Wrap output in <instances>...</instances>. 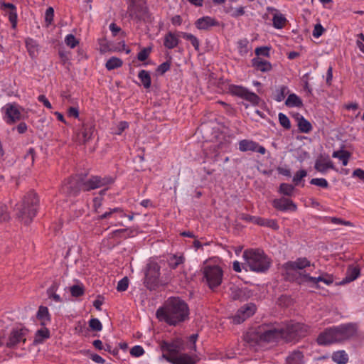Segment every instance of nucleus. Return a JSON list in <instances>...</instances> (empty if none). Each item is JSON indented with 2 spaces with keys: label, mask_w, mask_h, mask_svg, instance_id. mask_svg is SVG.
Masks as SVG:
<instances>
[{
  "label": "nucleus",
  "mask_w": 364,
  "mask_h": 364,
  "mask_svg": "<svg viewBox=\"0 0 364 364\" xmlns=\"http://www.w3.org/2000/svg\"><path fill=\"white\" fill-rule=\"evenodd\" d=\"M203 281L208 287L215 290L223 282V271L218 265H206L203 269Z\"/></svg>",
  "instance_id": "39448f33"
},
{
  "label": "nucleus",
  "mask_w": 364,
  "mask_h": 364,
  "mask_svg": "<svg viewBox=\"0 0 364 364\" xmlns=\"http://www.w3.org/2000/svg\"><path fill=\"white\" fill-rule=\"evenodd\" d=\"M314 267V264L311 263V262L306 257H299L294 261H289L285 264V267L287 269L291 270H300V272H305L306 270L304 269L307 267Z\"/></svg>",
  "instance_id": "f3484780"
},
{
  "label": "nucleus",
  "mask_w": 364,
  "mask_h": 364,
  "mask_svg": "<svg viewBox=\"0 0 364 364\" xmlns=\"http://www.w3.org/2000/svg\"><path fill=\"white\" fill-rule=\"evenodd\" d=\"M279 122L280 124L285 128L286 129H289L291 128V122L289 119L287 117L286 114L283 113H279L278 115Z\"/></svg>",
  "instance_id": "09e8293b"
},
{
  "label": "nucleus",
  "mask_w": 364,
  "mask_h": 364,
  "mask_svg": "<svg viewBox=\"0 0 364 364\" xmlns=\"http://www.w3.org/2000/svg\"><path fill=\"white\" fill-rule=\"evenodd\" d=\"M273 206L281 211L296 210V204L291 200L286 198H281L279 199H274L272 202Z\"/></svg>",
  "instance_id": "aec40b11"
},
{
  "label": "nucleus",
  "mask_w": 364,
  "mask_h": 364,
  "mask_svg": "<svg viewBox=\"0 0 364 364\" xmlns=\"http://www.w3.org/2000/svg\"><path fill=\"white\" fill-rule=\"evenodd\" d=\"M39 203L38 198L33 191L28 192L18 205L16 215L22 223L29 224L36 215Z\"/></svg>",
  "instance_id": "f03ea898"
},
{
  "label": "nucleus",
  "mask_w": 364,
  "mask_h": 364,
  "mask_svg": "<svg viewBox=\"0 0 364 364\" xmlns=\"http://www.w3.org/2000/svg\"><path fill=\"white\" fill-rule=\"evenodd\" d=\"M130 354L134 357H139L144 354V350L141 346L136 345L131 348Z\"/></svg>",
  "instance_id": "4d7b16f0"
},
{
  "label": "nucleus",
  "mask_w": 364,
  "mask_h": 364,
  "mask_svg": "<svg viewBox=\"0 0 364 364\" xmlns=\"http://www.w3.org/2000/svg\"><path fill=\"white\" fill-rule=\"evenodd\" d=\"M297 282L299 284H306L311 287L318 288V282H321L326 285L333 284L334 279L332 274L326 272H320L318 277H311L309 273L299 272L296 277Z\"/></svg>",
  "instance_id": "423d86ee"
},
{
  "label": "nucleus",
  "mask_w": 364,
  "mask_h": 364,
  "mask_svg": "<svg viewBox=\"0 0 364 364\" xmlns=\"http://www.w3.org/2000/svg\"><path fill=\"white\" fill-rule=\"evenodd\" d=\"M179 43L178 36L168 32L164 36V45L168 49H173L176 48Z\"/></svg>",
  "instance_id": "cd10ccee"
},
{
  "label": "nucleus",
  "mask_w": 364,
  "mask_h": 364,
  "mask_svg": "<svg viewBox=\"0 0 364 364\" xmlns=\"http://www.w3.org/2000/svg\"><path fill=\"white\" fill-rule=\"evenodd\" d=\"M138 77L141 80V82L142 83L143 86L146 89H148L151 87V80L150 74L148 71L144 70H141L138 74Z\"/></svg>",
  "instance_id": "4c0bfd02"
},
{
  "label": "nucleus",
  "mask_w": 364,
  "mask_h": 364,
  "mask_svg": "<svg viewBox=\"0 0 364 364\" xmlns=\"http://www.w3.org/2000/svg\"><path fill=\"white\" fill-rule=\"evenodd\" d=\"M94 127L92 125L83 124L76 132L75 140L80 144H85L89 141L93 134Z\"/></svg>",
  "instance_id": "a211bd4d"
},
{
  "label": "nucleus",
  "mask_w": 364,
  "mask_h": 364,
  "mask_svg": "<svg viewBox=\"0 0 364 364\" xmlns=\"http://www.w3.org/2000/svg\"><path fill=\"white\" fill-rule=\"evenodd\" d=\"M324 31V28L323 26L320 24H316L313 31V36L315 38L320 37Z\"/></svg>",
  "instance_id": "69168bd1"
},
{
  "label": "nucleus",
  "mask_w": 364,
  "mask_h": 364,
  "mask_svg": "<svg viewBox=\"0 0 364 364\" xmlns=\"http://www.w3.org/2000/svg\"><path fill=\"white\" fill-rule=\"evenodd\" d=\"M309 327L304 323L291 321L281 328V337L286 342H296L307 335Z\"/></svg>",
  "instance_id": "20e7f679"
},
{
  "label": "nucleus",
  "mask_w": 364,
  "mask_h": 364,
  "mask_svg": "<svg viewBox=\"0 0 364 364\" xmlns=\"http://www.w3.org/2000/svg\"><path fill=\"white\" fill-rule=\"evenodd\" d=\"M255 54L257 56L262 55L264 57L269 56V48L267 46L258 47L255 49Z\"/></svg>",
  "instance_id": "680f3d73"
},
{
  "label": "nucleus",
  "mask_w": 364,
  "mask_h": 364,
  "mask_svg": "<svg viewBox=\"0 0 364 364\" xmlns=\"http://www.w3.org/2000/svg\"><path fill=\"white\" fill-rule=\"evenodd\" d=\"M229 91L232 95L240 97L253 105H257L259 103L260 98L242 86L232 85L229 87Z\"/></svg>",
  "instance_id": "f8f14e48"
},
{
  "label": "nucleus",
  "mask_w": 364,
  "mask_h": 364,
  "mask_svg": "<svg viewBox=\"0 0 364 364\" xmlns=\"http://www.w3.org/2000/svg\"><path fill=\"white\" fill-rule=\"evenodd\" d=\"M89 326L92 331H100L102 328V325L100 320L96 318H91L89 321Z\"/></svg>",
  "instance_id": "3c124183"
},
{
  "label": "nucleus",
  "mask_w": 364,
  "mask_h": 364,
  "mask_svg": "<svg viewBox=\"0 0 364 364\" xmlns=\"http://www.w3.org/2000/svg\"><path fill=\"white\" fill-rule=\"evenodd\" d=\"M171 63L168 61L164 62L161 63L160 65L158 66L156 71L161 74H164L166 71H168L170 69Z\"/></svg>",
  "instance_id": "0e129e2a"
},
{
  "label": "nucleus",
  "mask_w": 364,
  "mask_h": 364,
  "mask_svg": "<svg viewBox=\"0 0 364 364\" xmlns=\"http://www.w3.org/2000/svg\"><path fill=\"white\" fill-rule=\"evenodd\" d=\"M287 18L280 13H275L273 16L272 22L273 26L277 29H282L284 27L287 23Z\"/></svg>",
  "instance_id": "f704fd0d"
},
{
  "label": "nucleus",
  "mask_w": 364,
  "mask_h": 364,
  "mask_svg": "<svg viewBox=\"0 0 364 364\" xmlns=\"http://www.w3.org/2000/svg\"><path fill=\"white\" fill-rule=\"evenodd\" d=\"M185 258L183 256H176L175 255L170 257L168 259V263L169 267L171 269H176L178 267V265L183 264L184 262Z\"/></svg>",
  "instance_id": "37998d69"
},
{
  "label": "nucleus",
  "mask_w": 364,
  "mask_h": 364,
  "mask_svg": "<svg viewBox=\"0 0 364 364\" xmlns=\"http://www.w3.org/2000/svg\"><path fill=\"white\" fill-rule=\"evenodd\" d=\"M242 256L245 264L252 271L263 272L269 268L270 261L262 250H247L243 252Z\"/></svg>",
  "instance_id": "7ed1b4c3"
},
{
  "label": "nucleus",
  "mask_w": 364,
  "mask_h": 364,
  "mask_svg": "<svg viewBox=\"0 0 364 364\" xmlns=\"http://www.w3.org/2000/svg\"><path fill=\"white\" fill-rule=\"evenodd\" d=\"M307 176V171L304 169L297 171L293 177V182L296 186L299 185L301 180Z\"/></svg>",
  "instance_id": "8fccbe9b"
},
{
  "label": "nucleus",
  "mask_w": 364,
  "mask_h": 364,
  "mask_svg": "<svg viewBox=\"0 0 364 364\" xmlns=\"http://www.w3.org/2000/svg\"><path fill=\"white\" fill-rule=\"evenodd\" d=\"M167 356V361L171 364H196L197 361L196 358L187 353H180L176 356Z\"/></svg>",
  "instance_id": "412c9836"
},
{
  "label": "nucleus",
  "mask_w": 364,
  "mask_h": 364,
  "mask_svg": "<svg viewBox=\"0 0 364 364\" xmlns=\"http://www.w3.org/2000/svg\"><path fill=\"white\" fill-rule=\"evenodd\" d=\"M230 296L233 300H241L245 295L244 290L237 286L231 287L230 288Z\"/></svg>",
  "instance_id": "a19ab883"
},
{
  "label": "nucleus",
  "mask_w": 364,
  "mask_h": 364,
  "mask_svg": "<svg viewBox=\"0 0 364 364\" xmlns=\"http://www.w3.org/2000/svg\"><path fill=\"white\" fill-rule=\"evenodd\" d=\"M156 317L170 326H176L188 318V304L179 298L168 299L163 306L157 309Z\"/></svg>",
  "instance_id": "f257e3e1"
},
{
  "label": "nucleus",
  "mask_w": 364,
  "mask_h": 364,
  "mask_svg": "<svg viewBox=\"0 0 364 364\" xmlns=\"http://www.w3.org/2000/svg\"><path fill=\"white\" fill-rule=\"evenodd\" d=\"M151 51V48H144L137 55V59L139 61H144L146 60L150 53Z\"/></svg>",
  "instance_id": "5fc2aeb1"
},
{
  "label": "nucleus",
  "mask_w": 364,
  "mask_h": 364,
  "mask_svg": "<svg viewBox=\"0 0 364 364\" xmlns=\"http://www.w3.org/2000/svg\"><path fill=\"white\" fill-rule=\"evenodd\" d=\"M256 311V306L253 304H247L238 309L233 317V322L239 324L252 316Z\"/></svg>",
  "instance_id": "4468645a"
},
{
  "label": "nucleus",
  "mask_w": 364,
  "mask_h": 364,
  "mask_svg": "<svg viewBox=\"0 0 364 364\" xmlns=\"http://www.w3.org/2000/svg\"><path fill=\"white\" fill-rule=\"evenodd\" d=\"M27 330L24 328H16L14 329L9 337L8 342L6 346L8 348H14L21 342H26V336Z\"/></svg>",
  "instance_id": "dca6fc26"
},
{
  "label": "nucleus",
  "mask_w": 364,
  "mask_h": 364,
  "mask_svg": "<svg viewBox=\"0 0 364 364\" xmlns=\"http://www.w3.org/2000/svg\"><path fill=\"white\" fill-rule=\"evenodd\" d=\"M49 337V330L46 328H41L36 333L34 342L36 343H41L46 338H48Z\"/></svg>",
  "instance_id": "ea45409f"
},
{
  "label": "nucleus",
  "mask_w": 364,
  "mask_h": 364,
  "mask_svg": "<svg viewBox=\"0 0 364 364\" xmlns=\"http://www.w3.org/2000/svg\"><path fill=\"white\" fill-rule=\"evenodd\" d=\"M129 286V279L127 277H124L120 281H119L117 287V289L119 291H124L127 289Z\"/></svg>",
  "instance_id": "052dcab7"
},
{
  "label": "nucleus",
  "mask_w": 364,
  "mask_h": 364,
  "mask_svg": "<svg viewBox=\"0 0 364 364\" xmlns=\"http://www.w3.org/2000/svg\"><path fill=\"white\" fill-rule=\"evenodd\" d=\"M83 178L75 176L70 178L62 186V191L68 196H76L80 191H83Z\"/></svg>",
  "instance_id": "9b49d317"
},
{
  "label": "nucleus",
  "mask_w": 364,
  "mask_h": 364,
  "mask_svg": "<svg viewBox=\"0 0 364 364\" xmlns=\"http://www.w3.org/2000/svg\"><path fill=\"white\" fill-rule=\"evenodd\" d=\"M195 25L199 30H208L213 26H219V22L215 18L207 16L198 18Z\"/></svg>",
  "instance_id": "4be33fe9"
},
{
  "label": "nucleus",
  "mask_w": 364,
  "mask_h": 364,
  "mask_svg": "<svg viewBox=\"0 0 364 364\" xmlns=\"http://www.w3.org/2000/svg\"><path fill=\"white\" fill-rule=\"evenodd\" d=\"M332 360L338 364H346L348 361V355L345 350H338L332 354Z\"/></svg>",
  "instance_id": "72a5a7b5"
},
{
  "label": "nucleus",
  "mask_w": 364,
  "mask_h": 364,
  "mask_svg": "<svg viewBox=\"0 0 364 364\" xmlns=\"http://www.w3.org/2000/svg\"><path fill=\"white\" fill-rule=\"evenodd\" d=\"M8 123H14L21 119V113L16 104H7L4 107Z\"/></svg>",
  "instance_id": "6ab92c4d"
},
{
  "label": "nucleus",
  "mask_w": 364,
  "mask_h": 364,
  "mask_svg": "<svg viewBox=\"0 0 364 364\" xmlns=\"http://www.w3.org/2000/svg\"><path fill=\"white\" fill-rule=\"evenodd\" d=\"M257 147L258 144L252 140L243 139L239 141V149L241 151H254L257 150Z\"/></svg>",
  "instance_id": "c756f323"
},
{
  "label": "nucleus",
  "mask_w": 364,
  "mask_h": 364,
  "mask_svg": "<svg viewBox=\"0 0 364 364\" xmlns=\"http://www.w3.org/2000/svg\"><path fill=\"white\" fill-rule=\"evenodd\" d=\"M122 63V60L120 58L112 57L107 61L105 67L108 70H111L121 67Z\"/></svg>",
  "instance_id": "c03bdc74"
},
{
  "label": "nucleus",
  "mask_w": 364,
  "mask_h": 364,
  "mask_svg": "<svg viewBox=\"0 0 364 364\" xmlns=\"http://www.w3.org/2000/svg\"><path fill=\"white\" fill-rule=\"evenodd\" d=\"M250 219H254V223L258 224L262 226H267L277 229V223L273 220H267L262 218L250 217Z\"/></svg>",
  "instance_id": "e433bc0d"
},
{
  "label": "nucleus",
  "mask_w": 364,
  "mask_h": 364,
  "mask_svg": "<svg viewBox=\"0 0 364 364\" xmlns=\"http://www.w3.org/2000/svg\"><path fill=\"white\" fill-rule=\"evenodd\" d=\"M114 182V178L110 176H92L89 178H83V191L102 188Z\"/></svg>",
  "instance_id": "9d476101"
},
{
  "label": "nucleus",
  "mask_w": 364,
  "mask_h": 364,
  "mask_svg": "<svg viewBox=\"0 0 364 364\" xmlns=\"http://www.w3.org/2000/svg\"><path fill=\"white\" fill-rule=\"evenodd\" d=\"M54 17V9L52 7H49L46 11L45 14V21L48 25H50L53 23Z\"/></svg>",
  "instance_id": "13d9d810"
},
{
  "label": "nucleus",
  "mask_w": 364,
  "mask_h": 364,
  "mask_svg": "<svg viewBox=\"0 0 364 364\" xmlns=\"http://www.w3.org/2000/svg\"><path fill=\"white\" fill-rule=\"evenodd\" d=\"M252 65L257 70L262 73L269 72L272 69V65L269 61L263 60L259 57L254 58L252 60Z\"/></svg>",
  "instance_id": "b1692460"
},
{
  "label": "nucleus",
  "mask_w": 364,
  "mask_h": 364,
  "mask_svg": "<svg viewBox=\"0 0 364 364\" xmlns=\"http://www.w3.org/2000/svg\"><path fill=\"white\" fill-rule=\"evenodd\" d=\"M330 221H331V223L336 224V225H346V226H349L351 225L350 222L343 220L339 218H335V217L331 218Z\"/></svg>",
  "instance_id": "774afa93"
},
{
  "label": "nucleus",
  "mask_w": 364,
  "mask_h": 364,
  "mask_svg": "<svg viewBox=\"0 0 364 364\" xmlns=\"http://www.w3.org/2000/svg\"><path fill=\"white\" fill-rule=\"evenodd\" d=\"M356 40V45L359 50L364 53V35L359 33Z\"/></svg>",
  "instance_id": "338daca9"
},
{
  "label": "nucleus",
  "mask_w": 364,
  "mask_h": 364,
  "mask_svg": "<svg viewBox=\"0 0 364 364\" xmlns=\"http://www.w3.org/2000/svg\"><path fill=\"white\" fill-rule=\"evenodd\" d=\"M128 13L134 19H144L148 15V7L145 0H127Z\"/></svg>",
  "instance_id": "1a4fd4ad"
},
{
  "label": "nucleus",
  "mask_w": 364,
  "mask_h": 364,
  "mask_svg": "<svg viewBox=\"0 0 364 364\" xmlns=\"http://www.w3.org/2000/svg\"><path fill=\"white\" fill-rule=\"evenodd\" d=\"M25 43L30 57L33 59L36 58L39 53V46L37 42L32 38H27Z\"/></svg>",
  "instance_id": "c85d7f7f"
},
{
  "label": "nucleus",
  "mask_w": 364,
  "mask_h": 364,
  "mask_svg": "<svg viewBox=\"0 0 364 364\" xmlns=\"http://www.w3.org/2000/svg\"><path fill=\"white\" fill-rule=\"evenodd\" d=\"M288 92V87L285 85H282L278 88L274 95V100L277 102H282Z\"/></svg>",
  "instance_id": "a18cd8bd"
},
{
  "label": "nucleus",
  "mask_w": 364,
  "mask_h": 364,
  "mask_svg": "<svg viewBox=\"0 0 364 364\" xmlns=\"http://www.w3.org/2000/svg\"><path fill=\"white\" fill-rule=\"evenodd\" d=\"M55 290V287L54 285H53L48 289V294L50 298H52L56 302H61L62 299H61L60 296L54 292Z\"/></svg>",
  "instance_id": "e2e57ef3"
},
{
  "label": "nucleus",
  "mask_w": 364,
  "mask_h": 364,
  "mask_svg": "<svg viewBox=\"0 0 364 364\" xmlns=\"http://www.w3.org/2000/svg\"><path fill=\"white\" fill-rule=\"evenodd\" d=\"M66 45L71 48H74L78 43L79 41L76 39L74 35L68 34L65 38Z\"/></svg>",
  "instance_id": "864d4df0"
},
{
  "label": "nucleus",
  "mask_w": 364,
  "mask_h": 364,
  "mask_svg": "<svg viewBox=\"0 0 364 364\" xmlns=\"http://www.w3.org/2000/svg\"><path fill=\"white\" fill-rule=\"evenodd\" d=\"M251 46L247 39H241L237 42V49L240 55L245 56L251 50Z\"/></svg>",
  "instance_id": "c9c22d12"
},
{
  "label": "nucleus",
  "mask_w": 364,
  "mask_h": 364,
  "mask_svg": "<svg viewBox=\"0 0 364 364\" xmlns=\"http://www.w3.org/2000/svg\"><path fill=\"white\" fill-rule=\"evenodd\" d=\"M335 328L337 333V339L341 342L356 335L358 325L354 323H348L335 326Z\"/></svg>",
  "instance_id": "ddd939ff"
},
{
  "label": "nucleus",
  "mask_w": 364,
  "mask_h": 364,
  "mask_svg": "<svg viewBox=\"0 0 364 364\" xmlns=\"http://www.w3.org/2000/svg\"><path fill=\"white\" fill-rule=\"evenodd\" d=\"M262 341L264 342H269L278 337H281V329L278 330L276 328H269L267 330H264L262 328H259Z\"/></svg>",
  "instance_id": "393cba45"
},
{
  "label": "nucleus",
  "mask_w": 364,
  "mask_h": 364,
  "mask_svg": "<svg viewBox=\"0 0 364 364\" xmlns=\"http://www.w3.org/2000/svg\"><path fill=\"white\" fill-rule=\"evenodd\" d=\"M332 156L340 159L342 161V164L343 166H346L348 163L349 158L350 157V154L347 151L340 150L333 151Z\"/></svg>",
  "instance_id": "58836bf2"
},
{
  "label": "nucleus",
  "mask_w": 364,
  "mask_h": 364,
  "mask_svg": "<svg viewBox=\"0 0 364 364\" xmlns=\"http://www.w3.org/2000/svg\"><path fill=\"white\" fill-rule=\"evenodd\" d=\"M314 168L318 172L324 173L328 169H333L334 166H333V162L331 160L323 159H317L316 161Z\"/></svg>",
  "instance_id": "bb28decb"
},
{
  "label": "nucleus",
  "mask_w": 364,
  "mask_h": 364,
  "mask_svg": "<svg viewBox=\"0 0 364 364\" xmlns=\"http://www.w3.org/2000/svg\"><path fill=\"white\" fill-rule=\"evenodd\" d=\"M337 333L334 327L326 329L321 333L317 338V343L321 346H327L334 343H338Z\"/></svg>",
  "instance_id": "2eb2a0df"
},
{
  "label": "nucleus",
  "mask_w": 364,
  "mask_h": 364,
  "mask_svg": "<svg viewBox=\"0 0 364 364\" xmlns=\"http://www.w3.org/2000/svg\"><path fill=\"white\" fill-rule=\"evenodd\" d=\"M71 295L74 297L82 296L85 293V289L82 285L75 284L70 287Z\"/></svg>",
  "instance_id": "de8ad7c7"
},
{
  "label": "nucleus",
  "mask_w": 364,
  "mask_h": 364,
  "mask_svg": "<svg viewBox=\"0 0 364 364\" xmlns=\"http://www.w3.org/2000/svg\"><path fill=\"white\" fill-rule=\"evenodd\" d=\"M244 340L251 346H254L255 344L262 342L259 328L257 331H250L247 332L244 336Z\"/></svg>",
  "instance_id": "a878e982"
},
{
  "label": "nucleus",
  "mask_w": 364,
  "mask_h": 364,
  "mask_svg": "<svg viewBox=\"0 0 364 364\" xmlns=\"http://www.w3.org/2000/svg\"><path fill=\"white\" fill-rule=\"evenodd\" d=\"M294 187L289 183H283L279 186V192L284 196H291L293 195Z\"/></svg>",
  "instance_id": "49530a36"
},
{
  "label": "nucleus",
  "mask_w": 364,
  "mask_h": 364,
  "mask_svg": "<svg viewBox=\"0 0 364 364\" xmlns=\"http://www.w3.org/2000/svg\"><path fill=\"white\" fill-rule=\"evenodd\" d=\"M129 124L127 122L122 121L120 122L116 128L113 130V133L114 134L120 135L127 128H128Z\"/></svg>",
  "instance_id": "6e6d98bb"
},
{
  "label": "nucleus",
  "mask_w": 364,
  "mask_h": 364,
  "mask_svg": "<svg viewBox=\"0 0 364 364\" xmlns=\"http://www.w3.org/2000/svg\"><path fill=\"white\" fill-rule=\"evenodd\" d=\"M36 316L43 326L50 320L48 309L46 306H41L38 309Z\"/></svg>",
  "instance_id": "2f4dec72"
},
{
  "label": "nucleus",
  "mask_w": 364,
  "mask_h": 364,
  "mask_svg": "<svg viewBox=\"0 0 364 364\" xmlns=\"http://www.w3.org/2000/svg\"><path fill=\"white\" fill-rule=\"evenodd\" d=\"M160 266L157 262H150L146 264L144 284L150 290L155 289L161 283L160 281Z\"/></svg>",
  "instance_id": "0eeeda50"
},
{
  "label": "nucleus",
  "mask_w": 364,
  "mask_h": 364,
  "mask_svg": "<svg viewBox=\"0 0 364 364\" xmlns=\"http://www.w3.org/2000/svg\"><path fill=\"white\" fill-rule=\"evenodd\" d=\"M310 183L312 185H315V186L321 187V188H326L328 187V181L325 178H312L310 181Z\"/></svg>",
  "instance_id": "603ef678"
},
{
  "label": "nucleus",
  "mask_w": 364,
  "mask_h": 364,
  "mask_svg": "<svg viewBox=\"0 0 364 364\" xmlns=\"http://www.w3.org/2000/svg\"><path fill=\"white\" fill-rule=\"evenodd\" d=\"M9 219L7 208L4 204L0 203V222L6 221Z\"/></svg>",
  "instance_id": "bf43d9fd"
},
{
  "label": "nucleus",
  "mask_w": 364,
  "mask_h": 364,
  "mask_svg": "<svg viewBox=\"0 0 364 364\" xmlns=\"http://www.w3.org/2000/svg\"><path fill=\"white\" fill-rule=\"evenodd\" d=\"M285 105L289 107H301L303 102L296 94L292 93L288 96L285 101Z\"/></svg>",
  "instance_id": "473e14b6"
},
{
  "label": "nucleus",
  "mask_w": 364,
  "mask_h": 364,
  "mask_svg": "<svg viewBox=\"0 0 364 364\" xmlns=\"http://www.w3.org/2000/svg\"><path fill=\"white\" fill-rule=\"evenodd\" d=\"M298 127L299 131L303 133H309L312 129L311 123L302 116L299 119Z\"/></svg>",
  "instance_id": "79ce46f5"
},
{
  "label": "nucleus",
  "mask_w": 364,
  "mask_h": 364,
  "mask_svg": "<svg viewBox=\"0 0 364 364\" xmlns=\"http://www.w3.org/2000/svg\"><path fill=\"white\" fill-rule=\"evenodd\" d=\"M159 346L163 352L162 358L167 360V355L176 356L186 349L184 341L181 338H176L170 341H162Z\"/></svg>",
  "instance_id": "6e6552de"
},
{
  "label": "nucleus",
  "mask_w": 364,
  "mask_h": 364,
  "mask_svg": "<svg viewBox=\"0 0 364 364\" xmlns=\"http://www.w3.org/2000/svg\"><path fill=\"white\" fill-rule=\"evenodd\" d=\"M360 268L358 266L350 265L348 267L346 277L337 284L345 285L355 280L360 275Z\"/></svg>",
  "instance_id": "5701e85b"
},
{
  "label": "nucleus",
  "mask_w": 364,
  "mask_h": 364,
  "mask_svg": "<svg viewBox=\"0 0 364 364\" xmlns=\"http://www.w3.org/2000/svg\"><path fill=\"white\" fill-rule=\"evenodd\" d=\"M304 355L301 352H292L286 359L287 364H303Z\"/></svg>",
  "instance_id": "7c9ffc66"
}]
</instances>
